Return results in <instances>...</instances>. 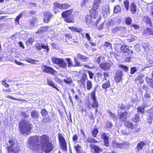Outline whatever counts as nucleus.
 Returning a JSON list of instances; mask_svg holds the SVG:
<instances>
[{"mask_svg":"<svg viewBox=\"0 0 153 153\" xmlns=\"http://www.w3.org/2000/svg\"><path fill=\"white\" fill-rule=\"evenodd\" d=\"M51 139L46 134H43L39 137L38 136L30 137L28 139L29 147L32 150L39 151L44 149L46 153H49L53 149L52 143L50 141Z\"/></svg>","mask_w":153,"mask_h":153,"instance_id":"f257e3e1","label":"nucleus"},{"mask_svg":"<svg viewBox=\"0 0 153 153\" xmlns=\"http://www.w3.org/2000/svg\"><path fill=\"white\" fill-rule=\"evenodd\" d=\"M19 129L20 133L22 134H26L28 135L33 128V126L26 120L22 119L19 123Z\"/></svg>","mask_w":153,"mask_h":153,"instance_id":"f03ea898","label":"nucleus"},{"mask_svg":"<svg viewBox=\"0 0 153 153\" xmlns=\"http://www.w3.org/2000/svg\"><path fill=\"white\" fill-rule=\"evenodd\" d=\"M73 12L74 10L71 9L63 11L62 13V17L64 18V20L65 22L68 23H73L75 22L74 19L73 17H71L72 16Z\"/></svg>","mask_w":153,"mask_h":153,"instance_id":"7ed1b4c3","label":"nucleus"},{"mask_svg":"<svg viewBox=\"0 0 153 153\" xmlns=\"http://www.w3.org/2000/svg\"><path fill=\"white\" fill-rule=\"evenodd\" d=\"M71 7L70 5L68 3H60L57 2H54L53 4V10L54 14H56L59 12V10H56L57 8L61 10H65L68 9Z\"/></svg>","mask_w":153,"mask_h":153,"instance_id":"20e7f679","label":"nucleus"},{"mask_svg":"<svg viewBox=\"0 0 153 153\" xmlns=\"http://www.w3.org/2000/svg\"><path fill=\"white\" fill-rule=\"evenodd\" d=\"M10 145L7 146V149L8 153H19L20 151V149L19 146H17L14 147L15 143L12 139H10L8 141Z\"/></svg>","mask_w":153,"mask_h":153,"instance_id":"39448f33","label":"nucleus"},{"mask_svg":"<svg viewBox=\"0 0 153 153\" xmlns=\"http://www.w3.org/2000/svg\"><path fill=\"white\" fill-rule=\"evenodd\" d=\"M51 60L53 64H56L60 68L64 69L66 68L67 64L63 59L53 57Z\"/></svg>","mask_w":153,"mask_h":153,"instance_id":"423d86ee","label":"nucleus"},{"mask_svg":"<svg viewBox=\"0 0 153 153\" xmlns=\"http://www.w3.org/2000/svg\"><path fill=\"white\" fill-rule=\"evenodd\" d=\"M41 69L42 72L53 75H56L57 72L53 68L45 65H43Z\"/></svg>","mask_w":153,"mask_h":153,"instance_id":"0eeeda50","label":"nucleus"},{"mask_svg":"<svg viewBox=\"0 0 153 153\" xmlns=\"http://www.w3.org/2000/svg\"><path fill=\"white\" fill-rule=\"evenodd\" d=\"M59 141L61 146V149L64 151H66L67 150V143L61 133L58 134Z\"/></svg>","mask_w":153,"mask_h":153,"instance_id":"6e6552de","label":"nucleus"},{"mask_svg":"<svg viewBox=\"0 0 153 153\" xmlns=\"http://www.w3.org/2000/svg\"><path fill=\"white\" fill-rule=\"evenodd\" d=\"M43 22L45 23H48L50 21V19L52 18L53 14L50 11H48L43 13Z\"/></svg>","mask_w":153,"mask_h":153,"instance_id":"1a4fd4ad","label":"nucleus"},{"mask_svg":"<svg viewBox=\"0 0 153 153\" xmlns=\"http://www.w3.org/2000/svg\"><path fill=\"white\" fill-rule=\"evenodd\" d=\"M123 76L122 71L120 69L117 70L114 77L115 82H120L122 79Z\"/></svg>","mask_w":153,"mask_h":153,"instance_id":"9d476101","label":"nucleus"},{"mask_svg":"<svg viewBox=\"0 0 153 153\" xmlns=\"http://www.w3.org/2000/svg\"><path fill=\"white\" fill-rule=\"evenodd\" d=\"M89 146L92 153H100L102 151V149L95 144H90Z\"/></svg>","mask_w":153,"mask_h":153,"instance_id":"9b49d317","label":"nucleus"},{"mask_svg":"<svg viewBox=\"0 0 153 153\" xmlns=\"http://www.w3.org/2000/svg\"><path fill=\"white\" fill-rule=\"evenodd\" d=\"M99 65L101 69L105 71L109 70L111 66L110 62H102L100 63Z\"/></svg>","mask_w":153,"mask_h":153,"instance_id":"f8f14e48","label":"nucleus"},{"mask_svg":"<svg viewBox=\"0 0 153 153\" xmlns=\"http://www.w3.org/2000/svg\"><path fill=\"white\" fill-rule=\"evenodd\" d=\"M146 145L145 142L143 141H140L137 144L136 148H135L136 151L139 153L140 151L142 149L143 147Z\"/></svg>","mask_w":153,"mask_h":153,"instance_id":"ddd939ff","label":"nucleus"},{"mask_svg":"<svg viewBox=\"0 0 153 153\" xmlns=\"http://www.w3.org/2000/svg\"><path fill=\"white\" fill-rule=\"evenodd\" d=\"M101 2V0H94L91 9L95 10L98 9Z\"/></svg>","mask_w":153,"mask_h":153,"instance_id":"4468645a","label":"nucleus"},{"mask_svg":"<svg viewBox=\"0 0 153 153\" xmlns=\"http://www.w3.org/2000/svg\"><path fill=\"white\" fill-rule=\"evenodd\" d=\"M49 27L48 26H45L41 27L35 32L36 34L42 33L48 30V28Z\"/></svg>","mask_w":153,"mask_h":153,"instance_id":"2eb2a0df","label":"nucleus"},{"mask_svg":"<svg viewBox=\"0 0 153 153\" xmlns=\"http://www.w3.org/2000/svg\"><path fill=\"white\" fill-rule=\"evenodd\" d=\"M90 15L92 19H95L97 16L98 12L95 10L91 9L89 11Z\"/></svg>","mask_w":153,"mask_h":153,"instance_id":"dca6fc26","label":"nucleus"},{"mask_svg":"<svg viewBox=\"0 0 153 153\" xmlns=\"http://www.w3.org/2000/svg\"><path fill=\"white\" fill-rule=\"evenodd\" d=\"M91 17L88 14L86 15L85 21L86 24L88 25H91L93 24V21Z\"/></svg>","mask_w":153,"mask_h":153,"instance_id":"f3484780","label":"nucleus"},{"mask_svg":"<svg viewBox=\"0 0 153 153\" xmlns=\"http://www.w3.org/2000/svg\"><path fill=\"white\" fill-rule=\"evenodd\" d=\"M99 107V103H97L93 101V103L91 104L90 102H88L87 103V107L88 109H91L92 108H94L97 107Z\"/></svg>","mask_w":153,"mask_h":153,"instance_id":"a211bd4d","label":"nucleus"},{"mask_svg":"<svg viewBox=\"0 0 153 153\" xmlns=\"http://www.w3.org/2000/svg\"><path fill=\"white\" fill-rule=\"evenodd\" d=\"M47 83L48 85L49 86L54 88L58 91H59L57 87V85L55 84V83L49 79H48L47 81Z\"/></svg>","mask_w":153,"mask_h":153,"instance_id":"6ab92c4d","label":"nucleus"},{"mask_svg":"<svg viewBox=\"0 0 153 153\" xmlns=\"http://www.w3.org/2000/svg\"><path fill=\"white\" fill-rule=\"evenodd\" d=\"M103 89L107 90V89L111 87V83L109 80H108L105 82L103 83L102 86Z\"/></svg>","mask_w":153,"mask_h":153,"instance_id":"aec40b11","label":"nucleus"},{"mask_svg":"<svg viewBox=\"0 0 153 153\" xmlns=\"http://www.w3.org/2000/svg\"><path fill=\"white\" fill-rule=\"evenodd\" d=\"M30 115L33 118L37 119L39 117V112L37 111L34 110L31 112Z\"/></svg>","mask_w":153,"mask_h":153,"instance_id":"412c9836","label":"nucleus"},{"mask_svg":"<svg viewBox=\"0 0 153 153\" xmlns=\"http://www.w3.org/2000/svg\"><path fill=\"white\" fill-rule=\"evenodd\" d=\"M127 38L126 39V40L128 42H133L137 39L136 37L134 35L130 34L128 36H126Z\"/></svg>","mask_w":153,"mask_h":153,"instance_id":"4be33fe9","label":"nucleus"},{"mask_svg":"<svg viewBox=\"0 0 153 153\" xmlns=\"http://www.w3.org/2000/svg\"><path fill=\"white\" fill-rule=\"evenodd\" d=\"M96 89H95L94 91H92L91 94V98L93 100V101L97 103H98L97 100L96 99Z\"/></svg>","mask_w":153,"mask_h":153,"instance_id":"5701e85b","label":"nucleus"},{"mask_svg":"<svg viewBox=\"0 0 153 153\" xmlns=\"http://www.w3.org/2000/svg\"><path fill=\"white\" fill-rule=\"evenodd\" d=\"M137 7L134 2H132L130 6V10L132 14H134L136 12Z\"/></svg>","mask_w":153,"mask_h":153,"instance_id":"b1692460","label":"nucleus"},{"mask_svg":"<svg viewBox=\"0 0 153 153\" xmlns=\"http://www.w3.org/2000/svg\"><path fill=\"white\" fill-rule=\"evenodd\" d=\"M125 125L128 128L133 129L135 128L137 126V124H135L133 126L132 123L131 122L127 121L126 122H125Z\"/></svg>","mask_w":153,"mask_h":153,"instance_id":"393cba45","label":"nucleus"},{"mask_svg":"<svg viewBox=\"0 0 153 153\" xmlns=\"http://www.w3.org/2000/svg\"><path fill=\"white\" fill-rule=\"evenodd\" d=\"M74 148L76 153H83L82 147L79 144L74 146Z\"/></svg>","mask_w":153,"mask_h":153,"instance_id":"a878e982","label":"nucleus"},{"mask_svg":"<svg viewBox=\"0 0 153 153\" xmlns=\"http://www.w3.org/2000/svg\"><path fill=\"white\" fill-rule=\"evenodd\" d=\"M88 79V78L87 74L85 73H84L82 74L80 80V82L83 84H85L86 80Z\"/></svg>","mask_w":153,"mask_h":153,"instance_id":"bb28decb","label":"nucleus"},{"mask_svg":"<svg viewBox=\"0 0 153 153\" xmlns=\"http://www.w3.org/2000/svg\"><path fill=\"white\" fill-rule=\"evenodd\" d=\"M103 13L104 15H107L110 14V8L108 5H106L104 7V9H102Z\"/></svg>","mask_w":153,"mask_h":153,"instance_id":"cd10ccee","label":"nucleus"},{"mask_svg":"<svg viewBox=\"0 0 153 153\" xmlns=\"http://www.w3.org/2000/svg\"><path fill=\"white\" fill-rule=\"evenodd\" d=\"M144 22L150 26H152V23L150 19L147 16H144Z\"/></svg>","mask_w":153,"mask_h":153,"instance_id":"c85d7f7f","label":"nucleus"},{"mask_svg":"<svg viewBox=\"0 0 153 153\" xmlns=\"http://www.w3.org/2000/svg\"><path fill=\"white\" fill-rule=\"evenodd\" d=\"M76 57L77 59L82 60L84 62H85V61H86L88 58L86 56H84L80 53H79L77 54Z\"/></svg>","mask_w":153,"mask_h":153,"instance_id":"c756f323","label":"nucleus"},{"mask_svg":"<svg viewBox=\"0 0 153 153\" xmlns=\"http://www.w3.org/2000/svg\"><path fill=\"white\" fill-rule=\"evenodd\" d=\"M99 132V131L97 128H94L91 132L92 136L94 138L97 137Z\"/></svg>","mask_w":153,"mask_h":153,"instance_id":"7c9ffc66","label":"nucleus"},{"mask_svg":"<svg viewBox=\"0 0 153 153\" xmlns=\"http://www.w3.org/2000/svg\"><path fill=\"white\" fill-rule=\"evenodd\" d=\"M140 113H137L136 114L134 117L132 118V121L134 122L140 121Z\"/></svg>","mask_w":153,"mask_h":153,"instance_id":"2f4dec72","label":"nucleus"},{"mask_svg":"<svg viewBox=\"0 0 153 153\" xmlns=\"http://www.w3.org/2000/svg\"><path fill=\"white\" fill-rule=\"evenodd\" d=\"M87 142L90 143H97L99 142V141L96 140L94 138H88L86 140Z\"/></svg>","mask_w":153,"mask_h":153,"instance_id":"473e14b6","label":"nucleus"},{"mask_svg":"<svg viewBox=\"0 0 153 153\" xmlns=\"http://www.w3.org/2000/svg\"><path fill=\"white\" fill-rule=\"evenodd\" d=\"M146 82L149 84L150 86L153 88V79L147 77L146 79Z\"/></svg>","mask_w":153,"mask_h":153,"instance_id":"72a5a7b5","label":"nucleus"},{"mask_svg":"<svg viewBox=\"0 0 153 153\" xmlns=\"http://www.w3.org/2000/svg\"><path fill=\"white\" fill-rule=\"evenodd\" d=\"M137 111L138 113H141V116H143V114L145 112L144 108L142 107H139L137 108Z\"/></svg>","mask_w":153,"mask_h":153,"instance_id":"f704fd0d","label":"nucleus"},{"mask_svg":"<svg viewBox=\"0 0 153 153\" xmlns=\"http://www.w3.org/2000/svg\"><path fill=\"white\" fill-rule=\"evenodd\" d=\"M87 89L88 90H90L91 89L92 87V83L90 81L88 80L87 81Z\"/></svg>","mask_w":153,"mask_h":153,"instance_id":"c9c22d12","label":"nucleus"},{"mask_svg":"<svg viewBox=\"0 0 153 153\" xmlns=\"http://www.w3.org/2000/svg\"><path fill=\"white\" fill-rule=\"evenodd\" d=\"M121 8L118 5H115L114 9V12L115 13H117L121 11Z\"/></svg>","mask_w":153,"mask_h":153,"instance_id":"e433bc0d","label":"nucleus"},{"mask_svg":"<svg viewBox=\"0 0 153 153\" xmlns=\"http://www.w3.org/2000/svg\"><path fill=\"white\" fill-rule=\"evenodd\" d=\"M40 113L42 116L43 117L46 116L48 114V111L45 108L42 109L40 111Z\"/></svg>","mask_w":153,"mask_h":153,"instance_id":"4c0bfd02","label":"nucleus"},{"mask_svg":"<svg viewBox=\"0 0 153 153\" xmlns=\"http://www.w3.org/2000/svg\"><path fill=\"white\" fill-rule=\"evenodd\" d=\"M121 29V27L116 26L114 28H113L111 29V31L113 33H116L118 31L120 30Z\"/></svg>","mask_w":153,"mask_h":153,"instance_id":"58836bf2","label":"nucleus"},{"mask_svg":"<svg viewBox=\"0 0 153 153\" xmlns=\"http://www.w3.org/2000/svg\"><path fill=\"white\" fill-rule=\"evenodd\" d=\"M23 16V13H20L19 15L17 16L15 19V22L18 23H19V19Z\"/></svg>","mask_w":153,"mask_h":153,"instance_id":"ea45409f","label":"nucleus"},{"mask_svg":"<svg viewBox=\"0 0 153 153\" xmlns=\"http://www.w3.org/2000/svg\"><path fill=\"white\" fill-rule=\"evenodd\" d=\"M132 19L129 17H127L125 21V22L127 25H130L132 22Z\"/></svg>","mask_w":153,"mask_h":153,"instance_id":"a19ab883","label":"nucleus"},{"mask_svg":"<svg viewBox=\"0 0 153 153\" xmlns=\"http://www.w3.org/2000/svg\"><path fill=\"white\" fill-rule=\"evenodd\" d=\"M25 61L28 63L32 64H35L36 62H38L35 60L31 58L27 59L25 60Z\"/></svg>","mask_w":153,"mask_h":153,"instance_id":"79ce46f5","label":"nucleus"},{"mask_svg":"<svg viewBox=\"0 0 153 153\" xmlns=\"http://www.w3.org/2000/svg\"><path fill=\"white\" fill-rule=\"evenodd\" d=\"M74 60L75 63V64L74 66H73L74 67H79L82 65H81L79 62L78 61L77 59V58L76 57H74Z\"/></svg>","mask_w":153,"mask_h":153,"instance_id":"37998d69","label":"nucleus"},{"mask_svg":"<svg viewBox=\"0 0 153 153\" xmlns=\"http://www.w3.org/2000/svg\"><path fill=\"white\" fill-rule=\"evenodd\" d=\"M6 97L7 98L13 100H18L19 101H25L24 100L18 99L16 98L13 97H12V96H11L10 95H8V96H6Z\"/></svg>","mask_w":153,"mask_h":153,"instance_id":"c03bdc74","label":"nucleus"},{"mask_svg":"<svg viewBox=\"0 0 153 153\" xmlns=\"http://www.w3.org/2000/svg\"><path fill=\"white\" fill-rule=\"evenodd\" d=\"M103 79L104 80H106L107 78L109 77V73L107 72H104L103 73Z\"/></svg>","mask_w":153,"mask_h":153,"instance_id":"a18cd8bd","label":"nucleus"},{"mask_svg":"<svg viewBox=\"0 0 153 153\" xmlns=\"http://www.w3.org/2000/svg\"><path fill=\"white\" fill-rule=\"evenodd\" d=\"M66 61L68 63V67H71L73 66V65L72 64V62L70 58H66Z\"/></svg>","mask_w":153,"mask_h":153,"instance_id":"49530a36","label":"nucleus"},{"mask_svg":"<svg viewBox=\"0 0 153 153\" xmlns=\"http://www.w3.org/2000/svg\"><path fill=\"white\" fill-rule=\"evenodd\" d=\"M34 40L32 38H30L28 39L26 42V45H32L34 42Z\"/></svg>","mask_w":153,"mask_h":153,"instance_id":"de8ad7c7","label":"nucleus"},{"mask_svg":"<svg viewBox=\"0 0 153 153\" xmlns=\"http://www.w3.org/2000/svg\"><path fill=\"white\" fill-rule=\"evenodd\" d=\"M6 80L4 79L1 82V84L3 86L6 88H8L9 87V85L6 83Z\"/></svg>","mask_w":153,"mask_h":153,"instance_id":"09e8293b","label":"nucleus"},{"mask_svg":"<svg viewBox=\"0 0 153 153\" xmlns=\"http://www.w3.org/2000/svg\"><path fill=\"white\" fill-rule=\"evenodd\" d=\"M101 138L103 140L109 139L107 134L105 133H103L101 136Z\"/></svg>","mask_w":153,"mask_h":153,"instance_id":"8fccbe9b","label":"nucleus"},{"mask_svg":"<svg viewBox=\"0 0 153 153\" xmlns=\"http://www.w3.org/2000/svg\"><path fill=\"white\" fill-rule=\"evenodd\" d=\"M104 145L106 147H108L109 146V139L103 140Z\"/></svg>","mask_w":153,"mask_h":153,"instance_id":"3c124183","label":"nucleus"},{"mask_svg":"<svg viewBox=\"0 0 153 153\" xmlns=\"http://www.w3.org/2000/svg\"><path fill=\"white\" fill-rule=\"evenodd\" d=\"M41 48H42L45 49L46 51L47 52H48L49 51V48L48 45H41Z\"/></svg>","mask_w":153,"mask_h":153,"instance_id":"603ef678","label":"nucleus"},{"mask_svg":"<svg viewBox=\"0 0 153 153\" xmlns=\"http://www.w3.org/2000/svg\"><path fill=\"white\" fill-rule=\"evenodd\" d=\"M101 58H102L101 56H99L96 58H95L94 59L95 62L97 63L98 64H100V62H101Z\"/></svg>","mask_w":153,"mask_h":153,"instance_id":"864d4df0","label":"nucleus"},{"mask_svg":"<svg viewBox=\"0 0 153 153\" xmlns=\"http://www.w3.org/2000/svg\"><path fill=\"white\" fill-rule=\"evenodd\" d=\"M104 46L106 48L109 47L111 48L112 47L111 44L107 41H105V42Z\"/></svg>","mask_w":153,"mask_h":153,"instance_id":"5fc2aeb1","label":"nucleus"},{"mask_svg":"<svg viewBox=\"0 0 153 153\" xmlns=\"http://www.w3.org/2000/svg\"><path fill=\"white\" fill-rule=\"evenodd\" d=\"M148 115L150 119L152 120L153 119V112L148 110Z\"/></svg>","mask_w":153,"mask_h":153,"instance_id":"6e6d98bb","label":"nucleus"},{"mask_svg":"<svg viewBox=\"0 0 153 153\" xmlns=\"http://www.w3.org/2000/svg\"><path fill=\"white\" fill-rule=\"evenodd\" d=\"M35 47L38 51H40L42 49L41 45L39 43L35 45Z\"/></svg>","mask_w":153,"mask_h":153,"instance_id":"4d7b16f0","label":"nucleus"},{"mask_svg":"<svg viewBox=\"0 0 153 153\" xmlns=\"http://www.w3.org/2000/svg\"><path fill=\"white\" fill-rule=\"evenodd\" d=\"M118 143H117L115 141H113L111 144L112 146L114 148H117V147H118L117 146Z\"/></svg>","mask_w":153,"mask_h":153,"instance_id":"13d9d810","label":"nucleus"},{"mask_svg":"<svg viewBox=\"0 0 153 153\" xmlns=\"http://www.w3.org/2000/svg\"><path fill=\"white\" fill-rule=\"evenodd\" d=\"M90 0H83L82 2L81 3V7H83L85 5L86 3L89 2Z\"/></svg>","mask_w":153,"mask_h":153,"instance_id":"bf43d9fd","label":"nucleus"},{"mask_svg":"<svg viewBox=\"0 0 153 153\" xmlns=\"http://www.w3.org/2000/svg\"><path fill=\"white\" fill-rule=\"evenodd\" d=\"M87 72L88 73L90 78L91 79H93L94 75V73L89 71H88Z\"/></svg>","mask_w":153,"mask_h":153,"instance_id":"052dcab7","label":"nucleus"},{"mask_svg":"<svg viewBox=\"0 0 153 153\" xmlns=\"http://www.w3.org/2000/svg\"><path fill=\"white\" fill-rule=\"evenodd\" d=\"M146 32L149 33L150 34L153 35V31L149 28H147L146 30Z\"/></svg>","mask_w":153,"mask_h":153,"instance_id":"680f3d73","label":"nucleus"},{"mask_svg":"<svg viewBox=\"0 0 153 153\" xmlns=\"http://www.w3.org/2000/svg\"><path fill=\"white\" fill-rule=\"evenodd\" d=\"M64 81L67 84H70L72 83V80L71 79H64Z\"/></svg>","mask_w":153,"mask_h":153,"instance_id":"e2e57ef3","label":"nucleus"},{"mask_svg":"<svg viewBox=\"0 0 153 153\" xmlns=\"http://www.w3.org/2000/svg\"><path fill=\"white\" fill-rule=\"evenodd\" d=\"M108 112L109 113L110 116L111 117L113 118H116V116L115 114L112 113L111 111H108Z\"/></svg>","mask_w":153,"mask_h":153,"instance_id":"0e129e2a","label":"nucleus"},{"mask_svg":"<svg viewBox=\"0 0 153 153\" xmlns=\"http://www.w3.org/2000/svg\"><path fill=\"white\" fill-rule=\"evenodd\" d=\"M125 8L127 10L129 9V1L127 0L125 1Z\"/></svg>","mask_w":153,"mask_h":153,"instance_id":"69168bd1","label":"nucleus"},{"mask_svg":"<svg viewBox=\"0 0 153 153\" xmlns=\"http://www.w3.org/2000/svg\"><path fill=\"white\" fill-rule=\"evenodd\" d=\"M65 36L68 39H70L72 38V36L71 34L66 33L65 34Z\"/></svg>","mask_w":153,"mask_h":153,"instance_id":"338daca9","label":"nucleus"},{"mask_svg":"<svg viewBox=\"0 0 153 153\" xmlns=\"http://www.w3.org/2000/svg\"><path fill=\"white\" fill-rule=\"evenodd\" d=\"M106 125L107 128H109L111 127L112 124L109 121H108L106 123Z\"/></svg>","mask_w":153,"mask_h":153,"instance_id":"774afa93","label":"nucleus"}]
</instances>
